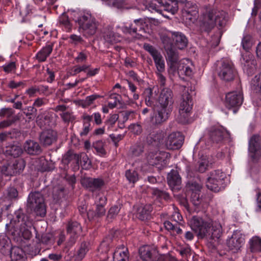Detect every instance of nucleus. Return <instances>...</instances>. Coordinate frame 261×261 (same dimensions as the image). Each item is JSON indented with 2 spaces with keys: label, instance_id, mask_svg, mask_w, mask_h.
I'll list each match as a JSON object with an SVG mask.
<instances>
[{
  "label": "nucleus",
  "instance_id": "nucleus-31",
  "mask_svg": "<svg viewBox=\"0 0 261 261\" xmlns=\"http://www.w3.org/2000/svg\"><path fill=\"white\" fill-rule=\"evenodd\" d=\"M165 51L167 54V60L170 63V67L175 69L176 65L178 63L179 61L178 52L174 47Z\"/></svg>",
  "mask_w": 261,
  "mask_h": 261
},
{
  "label": "nucleus",
  "instance_id": "nucleus-28",
  "mask_svg": "<svg viewBox=\"0 0 261 261\" xmlns=\"http://www.w3.org/2000/svg\"><path fill=\"white\" fill-rule=\"evenodd\" d=\"M171 37L175 46L179 49L185 48L188 44V40L186 36L179 32H171Z\"/></svg>",
  "mask_w": 261,
  "mask_h": 261
},
{
  "label": "nucleus",
  "instance_id": "nucleus-24",
  "mask_svg": "<svg viewBox=\"0 0 261 261\" xmlns=\"http://www.w3.org/2000/svg\"><path fill=\"white\" fill-rule=\"evenodd\" d=\"M82 185L91 192L100 190L104 186L105 182L101 178H93L86 177L82 179Z\"/></svg>",
  "mask_w": 261,
  "mask_h": 261
},
{
  "label": "nucleus",
  "instance_id": "nucleus-29",
  "mask_svg": "<svg viewBox=\"0 0 261 261\" xmlns=\"http://www.w3.org/2000/svg\"><path fill=\"white\" fill-rule=\"evenodd\" d=\"M198 11L197 6L188 2L186 4L183 16L190 21L195 20L198 16Z\"/></svg>",
  "mask_w": 261,
  "mask_h": 261
},
{
  "label": "nucleus",
  "instance_id": "nucleus-36",
  "mask_svg": "<svg viewBox=\"0 0 261 261\" xmlns=\"http://www.w3.org/2000/svg\"><path fill=\"white\" fill-rule=\"evenodd\" d=\"M165 153H153L150 152L147 156V159L149 165L154 166L160 164L164 161V157L162 155H165Z\"/></svg>",
  "mask_w": 261,
  "mask_h": 261
},
{
  "label": "nucleus",
  "instance_id": "nucleus-5",
  "mask_svg": "<svg viewBox=\"0 0 261 261\" xmlns=\"http://www.w3.org/2000/svg\"><path fill=\"white\" fill-rule=\"evenodd\" d=\"M28 207L35 214L41 217L46 214V206L42 194L39 192L31 193L28 199Z\"/></svg>",
  "mask_w": 261,
  "mask_h": 261
},
{
  "label": "nucleus",
  "instance_id": "nucleus-11",
  "mask_svg": "<svg viewBox=\"0 0 261 261\" xmlns=\"http://www.w3.org/2000/svg\"><path fill=\"white\" fill-rule=\"evenodd\" d=\"M185 140L184 136L180 132H173L166 138L164 147L168 150L180 148Z\"/></svg>",
  "mask_w": 261,
  "mask_h": 261
},
{
  "label": "nucleus",
  "instance_id": "nucleus-45",
  "mask_svg": "<svg viewBox=\"0 0 261 261\" xmlns=\"http://www.w3.org/2000/svg\"><path fill=\"white\" fill-rule=\"evenodd\" d=\"M128 256L127 251H116L113 254V261H127Z\"/></svg>",
  "mask_w": 261,
  "mask_h": 261
},
{
  "label": "nucleus",
  "instance_id": "nucleus-52",
  "mask_svg": "<svg viewBox=\"0 0 261 261\" xmlns=\"http://www.w3.org/2000/svg\"><path fill=\"white\" fill-rule=\"evenodd\" d=\"M177 71L179 74L191 76L193 73L192 68L188 65L180 64L177 68Z\"/></svg>",
  "mask_w": 261,
  "mask_h": 261
},
{
  "label": "nucleus",
  "instance_id": "nucleus-38",
  "mask_svg": "<svg viewBox=\"0 0 261 261\" xmlns=\"http://www.w3.org/2000/svg\"><path fill=\"white\" fill-rule=\"evenodd\" d=\"M18 196V192L15 188L10 187L7 189L5 199L10 201L9 204L7 205V209L11 205L12 201L17 199Z\"/></svg>",
  "mask_w": 261,
  "mask_h": 261
},
{
  "label": "nucleus",
  "instance_id": "nucleus-15",
  "mask_svg": "<svg viewBox=\"0 0 261 261\" xmlns=\"http://www.w3.org/2000/svg\"><path fill=\"white\" fill-rule=\"evenodd\" d=\"M243 97L239 92L232 91L226 94L225 105L228 109H234L233 112H236V108L240 107L243 102Z\"/></svg>",
  "mask_w": 261,
  "mask_h": 261
},
{
  "label": "nucleus",
  "instance_id": "nucleus-47",
  "mask_svg": "<svg viewBox=\"0 0 261 261\" xmlns=\"http://www.w3.org/2000/svg\"><path fill=\"white\" fill-rule=\"evenodd\" d=\"M88 250V244L85 242H82L77 252V259L81 260L85 257Z\"/></svg>",
  "mask_w": 261,
  "mask_h": 261
},
{
  "label": "nucleus",
  "instance_id": "nucleus-18",
  "mask_svg": "<svg viewBox=\"0 0 261 261\" xmlns=\"http://www.w3.org/2000/svg\"><path fill=\"white\" fill-rule=\"evenodd\" d=\"M227 134L223 127L218 126H212L208 129L209 140L213 143H222Z\"/></svg>",
  "mask_w": 261,
  "mask_h": 261
},
{
  "label": "nucleus",
  "instance_id": "nucleus-54",
  "mask_svg": "<svg viewBox=\"0 0 261 261\" xmlns=\"http://www.w3.org/2000/svg\"><path fill=\"white\" fill-rule=\"evenodd\" d=\"M60 116L65 123L72 122L75 119L73 112L71 111L64 112L60 114Z\"/></svg>",
  "mask_w": 261,
  "mask_h": 261
},
{
  "label": "nucleus",
  "instance_id": "nucleus-59",
  "mask_svg": "<svg viewBox=\"0 0 261 261\" xmlns=\"http://www.w3.org/2000/svg\"><path fill=\"white\" fill-rule=\"evenodd\" d=\"M114 236L112 233L109 234L108 236H107L103 241L101 242L100 245V247L102 249L106 247L105 251H107L109 250V246L110 243L112 241Z\"/></svg>",
  "mask_w": 261,
  "mask_h": 261
},
{
  "label": "nucleus",
  "instance_id": "nucleus-34",
  "mask_svg": "<svg viewBox=\"0 0 261 261\" xmlns=\"http://www.w3.org/2000/svg\"><path fill=\"white\" fill-rule=\"evenodd\" d=\"M23 152L21 147L18 145L11 144L6 147V154L14 158L19 157Z\"/></svg>",
  "mask_w": 261,
  "mask_h": 261
},
{
  "label": "nucleus",
  "instance_id": "nucleus-14",
  "mask_svg": "<svg viewBox=\"0 0 261 261\" xmlns=\"http://www.w3.org/2000/svg\"><path fill=\"white\" fill-rule=\"evenodd\" d=\"M67 231L70 235V239L66 243L64 250L67 249V251H68L69 248L72 246L75 243L78 236L80 235L82 231V227L77 222L70 221L68 222L67 225Z\"/></svg>",
  "mask_w": 261,
  "mask_h": 261
},
{
  "label": "nucleus",
  "instance_id": "nucleus-35",
  "mask_svg": "<svg viewBox=\"0 0 261 261\" xmlns=\"http://www.w3.org/2000/svg\"><path fill=\"white\" fill-rule=\"evenodd\" d=\"M53 51V45L48 44L43 47L36 55V58L40 62H44Z\"/></svg>",
  "mask_w": 261,
  "mask_h": 261
},
{
  "label": "nucleus",
  "instance_id": "nucleus-22",
  "mask_svg": "<svg viewBox=\"0 0 261 261\" xmlns=\"http://www.w3.org/2000/svg\"><path fill=\"white\" fill-rule=\"evenodd\" d=\"M172 112L171 109L159 107L154 116L151 118V122L154 125H160L167 121Z\"/></svg>",
  "mask_w": 261,
  "mask_h": 261
},
{
  "label": "nucleus",
  "instance_id": "nucleus-13",
  "mask_svg": "<svg viewBox=\"0 0 261 261\" xmlns=\"http://www.w3.org/2000/svg\"><path fill=\"white\" fill-rule=\"evenodd\" d=\"M143 48L152 56L157 71L164 72L165 70V61L161 53L154 46L148 43H144Z\"/></svg>",
  "mask_w": 261,
  "mask_h": 261
},
{
  "label": "nucleus",
  "instance_id": "nucleus-58",
  "mask_svg": "<svg viewBox=\"0 0 261 261\" xmlns=\"http://www.w3.org/2000/svg\"><path fill=\"white\" fill-rule=\"evenodd\" d=\"M93 147L97 152L101 154H106V151L103 148V142L101 140H98L93 142Z\"/></svg>",
  "mask_w": 261,
  "mask_h": 261
},
{
  "label": "nucleus",
  "instance_id": "nucleus-48",
  "mask_svg": "<svg viewBox=\"0 0 261 261\" xmlns=\"http://www.w3.org/2000/svg\"><path fill=\"white\" fill-rule=\"evenodd\" d=\"M249 63H244L243 69L248 75H252L254 73L256 69V62L255 60L250 61Z\"/></svg>",
  "mask_w": 261,
  "mask_h": 261
},
{
  "label": "nucleus",
  "instance_id": "nucleus-61",
  "mask_svg": "<svg viewBox=\"0 0 261 261\" xmlns=\"http://www.w3.org/2000/svg\"><path fill=\"white\" fill-rule=\"evenodd\" d=\"M70 39L69 42L75 45H77L79 44H83L84 42L83 39L81 36H79L75 34L71 35L69 37Z\"/></svg>",
  "mask_w": 261,
  "mask_h": 261
},
{
  "label": "nucleus",
  "instance_id": "nucleus-2",
  "mask_svg": "<svg viewBox=\"0 0 261 261\" xmlns=\"http://www.w3.org/2000/svg\"><path fill=\"white\" fill-rule=\"evenodd\" d=\"M228 18V14L226 12L211 6H204L200 18V29L202 32L209 33L217 24L221 28L224 27Z\"/></svg>",
  "mask_w": 261,
  "mask_h": 261
},
{
  "label": "nucleus",
  "instance_id": "nucleus-37",
  "mask_svg": "<svg viewBox=\"0 0 261 261\" xmlns=\"http://www.w3.org/2000/svg\"><path fill=\"white\" fill-rule=\"evenodd\" d=\"M182 226L180 223H176L173 224L169 221H166L164 222V226L168 231H170L175 234H181L182 232L181 228L180 226Z\"/></svg>",
  "mask_w": 261,
  "mask_h": 261
},
{
  "label": "nucleus",
  "instance_id": "nucleus-32",
  "mask_svg": "<svg viewBox=\"0 0 261 261\" xmlns=\"http://www.w3.org/2000/svg\"><path fill=\"white\" fill-rule=\"evenodd\" d=\"M249 249L252 253H261V238L258 236L251 238L249 242Z\"/></svg>",
  "mask_w": 261,
  "mask_h": 261
},
{
  "label": "nucleus",
  "instance_id": "nucleus-21",
  "mask_svg": "<svg viewBox=\"0 0 261 261\" xmlns=\"http://www.w3.org/2000/svg\"><path fill=\"white\" fill-rule=\"evenodd\" d=\"M98 200V201L96 202L95 211L90 210L87 212L89 219H93L95 217L100 218L105 215L106 211L105 206L107 203V199L106 196H101L99 197Z\"/></svg>",
  "mask_w": 261,
  "mask_h": 261
},
{
  "label": "nucleus",
  "instance_id": "nucleus-10",
  "mask_svg": "<svg viewBox=\"0 0 261 261\" xmlns=\"http://www.w3.org/2000/svg\"><path fill=\"white\" fill-rule=\"evenodd\" d=\"M25 166V162L23 159L15 160L12 164L3 166L1 172L5 176H13L20 174Z\"/></svg>",
  "mask_w": 261,
  "mask_h": 261
},
{
  "label": "nucleus",
  "instance_id": "nucleus-49",
  "mask_svg": "<svg viewBox=\"0 0 261 261\" xmlns=\"http://www.w3.org/2000/svg\"><path fill=\"white\" fill-rule=\"evenodd\" d=\"M252 44L253 43L251 36L250 35H245L242 40V45L243 48L247 52H249L250 49L252 47Z\"/></svg>",
  "mask_w": 261,
  "mask_h": 261
},
{
  "label": "nucleus",
  "instance_id": "nucleus-57",
  "mask_svg": "<svg viewBox=\"0 0 261 261\" xmlns=\"http://www.w3.org/2000/svg\"><path fill=\"white\" fill-rule=\"evenodd\" d=\"M190 200L195 206L199 205L202 202V196H200V193H191Z\"/></svg>",
  "mask_w": 261,
  "mask_h": 261
},
{
  "label": "nucleus",
  "instance_id": "nucleus-55",
  "mask_svg": "<svg viewBox=\"0 0 261 261\" xmlns=\"http://www.w3.org/2000/svg\"><path fill=\"white\" fill-rule=\"evenodd\" d=\"M125 176L127 180L133 183H135L138 179V175L135 170H127L125 172Z\"/></svg>",
  "mask_w": 261,
  "mask_h": 261
},
{
  "label": "nucleus",
  "instance_id": "nucleus-41",
  "mask_svg": "<svg viewBox=\"0 0 261 261\" xmlns=\"http://www.w3.org/2000/svg\"><path fill=\"white\" fill-rule=\"evenodd\" d=\"M50 121V116L46 111L40 113L36 117V122L40 126L49 125Z\"/></svg>",
  "mask_w": 261,
  "mask_h": 261
},
{
  "label": "nucleus",
  "instance_id": "nucleus-6",
  "mask_svg": "<svg viewBox=\"0 0 261 261\" xmlns=\"http://www.w3.org/2000/svg\"><path fill=\"white\" fill-rule=\"evenodd\" d=\"M193 101L192 97L188 92L184 93L180 99L179 105V115L178 121L182 124L189 122V117L192 109Z\"/></svg>",
  "mask_w": 261,
  "mask_h": 261
},
{
  "label": "nucleus",
  "instance_id": "nucleus-4",
  "mask_svg": "<svg viewBox=\"0 0 261 261\" xmlns=\"http://www.w3.org/2000/svg\"><path fill=\"white\" fill-rule=\"evenodd\" d=\"M226 174L221 170H215L210 172L206 182V187L211 191L218 192L226 186Z\"/></svg>",
  "mask_w": 261,
  "mask_h": 261
},
{
  "label": "nucleus",
  "instance_id": "nucleus-40",
  "mask_svg": "<svg viewBox=\"0 0 261 261\" xmlns=\"http://www.w3.org/2000/svg\"><path fill=\"white\" fill-rule=\"evenodd\" d=\"M11 257L14 261H21L24 259V252L23 250L18 247L12 248L11 251Z\"/></svg>",
  "mask_w": 261,
  "mask_h": 261
},
{
  "label": "nucleus",
  "instance_id": "nucleus-7",
  "mask_svg": "<svg viewBox=\"0 0 261 261\" xmlns=\"http://www.w3.org/2000/svg\"><path fill=\"white\" fill-rule=\"evenodd\" d=\"M77 22L85 36H91L96 33L98 23L91 14L84 13L78 18Z\"/></svg>",
  "mask_w": 261,
  "mask_h": 261
},
{
  "label": "nucleus",
  "instance_id": "nucleus-19",
  "mask_svg": "<svg viewBox=\"0 0 261 261\" xmlns=\"http://www.w3.org/2000/svg\"><path fill=\"white\" fill-rule=\"evenodd\" d=\"M187 0H151L152 5H156L158 3L159 6L163 8L164 10L171 13H175L178 10V3H184Z\"/></svg>",
  "mask_w": 261,
  "mask_h": 261
},
{
  "label": "nucleus",
  "instance_id": "nucleus-63",
  "mask_svg": "<svg viewBox=\"0 0 261 261\" xmlns=\"http://www.w3.org/2000/svg\"><path fill=\"white\" fill-rule=\"evenodd\" d=\"M14 113L11 108H3L0 110V117L11 118Z\"/></svg>",
  "mask_w": 261,
  "mask_h": 261
},
{
  "label": "nucleus",
  "instance_id": "nucleus-1",
  "mask_svg": "<svg viewBox=\"0 0 261 261\" xmlns=\"http://www.w3.org/2000/svg\"><path fill=\"white\" fill-rule=\"evenodd\" d=\"M189 224L200 239L207 237L216 242L219 240L222 233L220 223L213 222L211 219L205 220L199 216H193L189 221Z\"/></svg>",
  "mask_w": 261,
  "mask_h": 261
},
{
  "label": "nucleus",
  "instance_id": "nucleus-23",
  "mask_svg": "<svg viewBox=\"0 0 261 261\" xmlns=\"http://www.w3.org/2000/svg\"><path fill=\"white\" fill-rule=\"evenodd\" d=\"M139 254L140 258L143 261H158L159 254L154 248L145 246L140 248Z\"/></svg>",
  "mask_w": 261,
  "mask_h": 261
},
{
  "label": "nucleus",
  "instance_id": "nucleus-12",
  "mask_svg": "<svg viewBox=\"0 0 261 261\" xmlns=\"http://www.w3.org/2000/svg\"><path fill=\"white\" fill-rule=\"evenodd\" d=\"M147 28L146 21L145 17L135 19L133 23L129 26H125L123 28V31L125 33L129 34H136L138 35L142 36L143 34L146 33V29Z\"/></svg>",
  "mask_w": 261,
  "mask_h": 261
},
{
  "label": "nucleus",
  "instance_id": "nucleus-56",
  "mask_svg": "<svg viewBox=\"0 0 261 261\" xmlns=\"http://www.w3.org/2000/svg\"><path fill=\"white\" fill-rule=\"evenodd\" d=\"M188 188L191 193H200L202 186L200 184L196 181H192L189 182L188 185Z\"/></svg>",
  "mask_w": 261,
  "mask_h": 261
},
{
  "label": "nucleus",
  "instance_id": "nucleus-8",
  "mask_svg": "<svg viewBox=\"0 0 261 261\" xmlns=\"http://www.w3.org/2000/svg\"><path fill=\"white\" fill-rule=\"evenodd\" d=\"M237 74V71L232 62L227 59L223 60L221 63L218 71V76L223 81H233Z\"/></svg>",
  "mask_w": 261,
  "mask_h": 261
},
{
  "label": "nucleus",
  "instance_id": "nucleus-33",
  "mask_svg": "<svg viewBox=\"0 0 261 261\" xmlns=\"http://www.w3.org/2000/svg\"><path fill=\"white\" fill-rule=\"evenodd\" d=\"M80 159L79 154L74 153L71 150H69L63 156L62 162L64 165H68L73 161L77 166L79 167Z\"/></svg>",
  "mask_w": 261,
  "mask_h": 261
},
{
  "label": "nucleus",
  "instance_id": "nucleus-53",
  "mask_svg": "<svg viewBox=\"0 0 261 261\" xmlns=\"http://www.w3.org/2000/svg\"><path fill=\"white\" fill-rule=\"evenodd\" d=\"M253 88L261 94V75H255L251 81Z\"/></svg>",
  "mask_w": 261,
  "mask_h": 261
},
{
  "label": "nucleus",
  "instance_id": "nucleus-42",
  "mask_svg": "<svg viewBox=\"0 0 261 261\" xmlns=\"http://www.w3.org/2000/svg\"><path fill=\"white\" fill-rule=\"evenodd\" d=\"M121 206L120 205H115L111 207L107 216V220L108 222H111L118 215Z\"/></svg>",
  "mask_w": 261,
  "mask_h": 261
},
{
  "label": "nucleus",
  "instance_id": "nucleus-9",
  "mask_svg": "<svg viewBox=\"0 0 261 261\" xmlns=\"http://www.w3.org/2000/svg\"><path fill=\"white\" fill-rule=\"evenodd\" d=\"M248 155L253 163H257L261 158V138L254 135L249 140Z\"/></svg>",
  "mask_w": 261,
  "mask_h": 261
},
{
  "label": "nucleus",
  "instance_id": "nucleus-26",
  "mask_svg": "<svg viewBox=\"0 0 261 261\" xmlns=\"http://www.w3.org/2000/svg\"><path fill=\"white\" fill-rule=\"evenodd\" d=\"M167 182L173 192H178L181 188V180L177 170L172 169L167 175Z\"/></svg>",
  "mask_w": 261,
  "mask_h": 261
},
{
  "label": "nucleus",
  "instance_id": "nucleus-51",
  "mask_svg": "<svg viewBox=\"0 0 261 261\" xmlns=\"http://www.w3.org/2000/svg\"><path fill=\"white\" fill-rule=\"evenodd\" d=\"M101 96L97 94H93L86 97L85 99L81 100V104L83 108H86L93 103V101Z\"/></svg>",
  "mask_w": 261,
  "mask_h": 261
},
{
  "label": "nucleus",
  "instance_id": "nucleus-27",
  "mask_svg": "<svg viewBox=\"0 0 261 261\" xmlns=\"http://www.w3.org/2000/svg\"><path fill=\"white\" fill-rule=\"evenodd\" d=\"M23 148L24 150L31 155H38L43 152L40 144L33 140H27L24 143Z\"/></svg>",
  "mask_w": 261,
  "mask_h": 261
},
{
  "label": "nucleus",
  "instance_id": "nucleus-46",
  "mask_svg": "<svg viewBox=\"0 0 261 261\" xmlns=\"http://www.w3.org/2000/svg\"><path fill=\"white\" fill-rule=\"evenodd\" d=\"M151 194L156 198H162L166 200L170 199V195L167 192L158 188H152L151 189Z\"/></svg>",
  "mask_w": 261,
  "mask_h": 261
},
{
  "label": "nucleus",
  "instance_id": "nucleus-60",
  "mask_svg": "<svg viewBox=\"0 0 261 261\" xmlns=\"http://www.w3.org/2000/svg\"><path fill=\"white\" fill-rule=\"evenodd\" d=\"M9 139H14L19 138L21 135V133L19 130L16 128H13L9 131H6Z\"/></svg>",
  "mask_w": 261,
  "mask_h": 261
},
{
  "label": "nucleus",
  "instance_id": "nucleus-39",
  "mask_svg": "<svg viewBox=\"0 0 261 261\" xmlns=\"http://www.w3.org/2000/svg\"><path fill=\"white\" fill-rule=\"evenodd\" d=\"M144 98L146 105L150 107L154 106L155 97L151 88H147L144 91Z\"/></svg>",
  "mask_w": 261,
  "mask_h": 261
},
{
  "label": "nucleus",
  "instance_id": "nucleus-43",
  "mask_svg": "<svg viewBox=\"0 0 261 261\" xmlns=\"http://www.w3.org/2000/svg\"><path fill=\"white\" fill-rule=\"evenodd\" d=\"M39 240L40 243L45 245L51 246L54 243L53 235L50 233L42 234Z\"/></svg>",
  "mask_w": 261,
  "mask_h": 261
},
{
  "label": "nucleus",
  "instance_id": "nucleus-3",
  "mask_svg": "<svg viewBox=\"0 0 261 261\" xmlns=\"http://www.w3.org/2000/svg\"><path fill=\"white\" fill-rule=\"evenodd\" d=\"M16 215V218L11 220L10 224H6V228L13 236H22L24 239H30L32 237L30 229L33 226L32 220L21 212H18Z\"/></svg>",
  "mask_w": 261,
  "mask_h": 261
},
{
  "label": "nucleus",
  "instance_id": "nucleus-30",
  "mask_svg": "<svg viewBox=\"0 0 261 261\" xmlns=\"http://www.w3.org/2000/svg\"><path fill=\"white\" fill-rule=\"evenodd\" d=\"M152 209L153 208L151 204H146L143 206H140L137 209L136 216L142 221L147 220L150 217V213Z\"/></svg>",
  "mask_w": 261,
  "mask_h": 261
},
{
  "label": "nucleus",
  "instance_id": "nucleus-17",
  "mask_svg": "<svg viewBox=\"0 0 261 261\" xmlns=\"http://www.w3.org/2000/svg\"><path fill=\"white\" fill-rule=\"evenodd\" d=\"M158 102L160 107L172 110L174 103L172 91L167 88L163 89L160 94Z\"/></svg>",
  "mask_w": 261,
  "mask_h": 261
},
{
  "label": "nucleus",
  "instance_id": "nucleus-16",
  "mask_svg": "<svg viewBox=\"0 0 261 261\" xmlns=\"http://www.w3.org/2000/svg\"><path fill=\"white\" fill-rule=\"evenodd\" d=\"M166 134L162 130L153 131L148 135L146 142L148 144L156 147H164Z\"/></svg>",
  "mask_w": 261,
  "mask_h": 261
},
{
  "label": "nucleus",
  "instance_id": "nucleus-64",
  "mask_svg": "<svg viewBox=\"0 0 261 261\" xmlns=\"http://www.w3.org/2000/svg\"><path fill=\"white\" fill-rule=\"evenodd\" d=\"M158 261H178L175 257L172 256L170 254L164 255L159 254Z\"/></svg>",
  "mask_w": 261,
  "mask_h": 261
},
{
  "label": "nucleus",
  "instance_id": "nucleus-44",
  "mask_svg": "<svg viewBox=\"0 0 261 261\" xmlns=\"http://www.w3.org/2000/svg\"><path fill=\"white\" fill-rule=\"evenodd\" d=\"M20 117L18 115H14L11 118H8L0 122V129H4L11 126L17 121L19 120Z\"/></svg>",
  "mask_w": 261,
  "mask_h": 261
},
{
  "label": "nucleus",
  "instance_id": "nucleus-20",
  "mask_svg": "<svg viewBox=\"0 0 261 261\" xmlns=\"http://www.w3.org/2000/svg\"><path fill=\"white\" fill-rule=\"evenodd\" d=\"M57 132L50 129L42 132L39 137L40 144L44 147L50 146L57 141Z\"/></svg>",
  "mask_w": 261,
  "mask_h": 261
},
{
  "label": "nucleus",
  "instance_id": "nucleus-25",
  "mask_svg": "<svg viewBox=\"0 0 261 261\" xmlns=\"http://www.w3.org/2000/svg\"><path fill=\"white\" fill-rule=\"evenodd\" d=\"M245 239L240 232H234L231 237L227 241V245L230 250L234 252L240 250L244 243Z\"/></svg>",
  "mask_w": 261,
  "mask_h": 261
},
{
  "label": "nucleus",
  "instance_id": "nucleus-50",
  "mask_svg": "<svg viewBox=\"0 0 261 261\" xmlns=\"http://www.w3.org/2000/svg\"><path fill=\"white\" fill-rule=\"evenodd\" d=\"M144 145L142 143H137L130 148V151L134 156H138L144 151Z\"/></svg>",
  "mask_w": 261,
  "mask_h": 261
},
{
  "label": "nucleus",
  "instance_id": "nucleus-62",
  "mask_svg": "<svg viewBox=\"0 0 261 261\" xmlns=\"http://www.w3.org/2000/svg\"><path fill=\"white\" fill-rule=\"evenodd\" d=\"M161 40L165 50L173 48L171 40L169 37L164 35L162 37Z\"/></svg>",
  "mask_w": 261,
  "mask_h": 261
}]
</instances>
